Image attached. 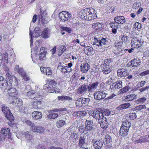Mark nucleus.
Listing matches in <instances>:
<instances>
[{
	"label": "nucleus",
	"instance_id": "f257e3e1",
	"mask_svg": "<svg viewBox=\"0 0 149 149\" xmlns=\"http://www.w3.org/2000/svg\"><path fill=\"white\" fill-rule=\"evenodd\" d=\"M101 35L100 34H97L95 36L93 42V47L100 52H102L104 50L107 43L106 39L102 38Z\"/></svg>",
	"mask_w": 149,
	"mask_h": 149
},
{
	"label": "nucleus",
	"instance_id": "f03ea898",
	"mask_svg": "<svg viewBox=\"0 0 149 149\" xmlns=\"http://www.w3.org/2000/svg\"><path fill=\"white\" fill-rule=\"evenodd\" d=\"M82 13L84 18L86 20H91L97 17L95 10L92 8L84 9Z\"/></svg>",
	"mask_w": 149,
	"mask_h": 149
},
{
	"label": "nucleus",
	"instance_id": "7ed1b4c3",
	"mask_svg": "<svg viewBox=\"0 0 149 149\" xmlns=\"http://www.w3.org/2000/svg\"><path fill=\"white\" fill-rule=\"evenodd\" d=\"M24 122L31 127L30 128L32 132L40 134L44 132L45 129L43 127L41 126H36L34 123L28 120H25Z\"/></svg>",
	"mask_w": 149,
	"mask_h": 149
},
{
	"label": "nucleus",
	"instance_id": "20e7f679",
	"mask_svg": "<svg viewBox=\"0 0 149 149\" xmlns=\"http://www.w3.org/2000/svg\"><path fill=\"white\" fill-rule=\"evenodd\" d=\"M2 111L4 114L5 116L8 120L10 121H12L14 120V117L10 112L9 107H7L4 104L2 106Z\"/></svg>",
	"mask_w": 149,
	"mask_h": 149
},
{
	"label": "nucleus",
	"instance_id": "39448f33",
	"mask_svg": "<svg viewBox=\"0 0 149 149\" xmlns=\"http://www.w3.org/2000/svg\"><path fill=\"white\" fill-rule=\"evenodd\" d=\"M14 70L15 72L18 73L19 75H21L24 80L25 81L29 80L30 78L26 74V73L23 69L21 67H19V65H15Z\"/></svg>",
	"mask_w": 149,
	"mask_h": 149
},
{
	"label": "nucleus",
	"instance_id": "423d86ee",
	"mask_svg": "<svg viewBox=\"0 0 149 149\" xmlns=\"http://www.w3.org/2000/svg\"><path fill=\"white\" fill-rule=\"evenodd\" d=\"M58 16L60 19L61 21L63 22L69 20L72 17L71 13L66 11L60 12Z\"/></svg>",
	"mask_w": 149,
	"mask_h": 149
},
{
	"label": "nucleus",
	"instance_id": "0eeeda50",
	"mask_svg": "<svg viewBox=\"0 0 149 149\" xmlns=\"http://www.w3.org/2000/svg\"><path fill=\"white\" fill-rule=\"evenodd\" d=\"M90 100L88 98H79L77 101L76 104L79 107H84L88 105Z\"/></svg>",
	"mask_w": 149,
	"mask_h": 149
},
{
	"label": "nucleus",
	"instance_id": "6e6552de",
	"mask_svg": "<svg viewBox=\"0 0 149 149\" xmlns=\"http://www.w3.org/2000/svg\"><path fill=\"white\" fill-rule=\"evenodd\" d=\"M78 146L80 148H86L87 147L86 136L83 134L80 135L79 139Z\"/></svg>",
	"mask_w": 149,
	"mask_h": 149
},
{
	"label": "nucleus",
	"instance_id": "1a4fd4ad",
	"mask_svg": "<svg viewBox=\"0 0 149 149\" xmlns=\"http://www.w3.org/2000/svg\"><path fill=\"white\" fill-rule=\"evenodd\" d=\"M90 115L96 120H98L99 123L101 122V119L104 117L103 116L102 113L98 111H91L90 112Z\"/></svg>",
	"mask_w": 149,
	"mask_h": 149
},
{
	"label": "nucleus",
	"instance_id": "9d476101",
	"mask_svg": "<svg viewBox=\"0 0 149 149\" xmlns=\"http://www.w3.org/2000/svg\"><path fill=\"white\" fill-rule=\"evenodd\" d=\"M130 127L129 123L127 121L124 122L122 124V136H123L124 137L127 136L128 134L127 132Z\"/></svg>",
	"mask_w": 149,
	"mask_h": 149
},
{
	"label": "nucleus",
	"instance_id": "9b49d317",
	"mask_svg": "<svg viewBox=\"0 0 149 149\" xmlns=\"http://www.w3.org/2000/svg\"><path fill=\"white\" fill-rule=\"evenodd\" d=\"M32 51H31V57L32 58V61L35 63H37L40 61L44 59L40 54H39L38 55L36 54V52L32 53Z\"/></svg>",
	"mask_w": 149,
	"mask_h": 149
},
{
	"label": "nucleus",
	"instance_id": "f8f14e48",
	"mask_svg": "<svg viewBox=\"0 0 149 149\" xmlns=\"http://www.w3.org/2000/svg\"><path fill=\"white\" fill-rule=\"evenodd\" d=\"M107 94L102 91H98L95 92L94 95L95 99L98 100L104 99L106 97Z\"/></svg>",
	"mask_w": 149,
	"mask_h": 149
},
{
	"label": "nucleus",
	"instance_id": "ddd939ff",
	"mask_svg": "<svg viewBox=\"0 0 149 149\" xmlns=\"http://www.w3.org/2000/svg\"><path fill=\"white\" fill-rule=\"evenodd\" d=\"M57 68L62 73H64L65 74V73H68V72H70L72 71L71 68H70V67H68L67 66L64 65H62L61 63H60Z\"/></svg>",
	"mask_w": 149,
	"mask_h": 149
},
{
	"label": "nucleus",
	"instance_id": "4468645a",
	"mask_svg": "<svg viewBox=\"0 0 149 149\" xmlns=\"http://www.w3.org/2000/svg\"><path fill=\"white\" fill-rule=\"evenodd\" d=\"M23 136L25 137L28 142H30L33 137L31 131H26L22 133Z\"/></svg>",
	"mask_w": 149,
	"mask_h": 149
},
{
	"label": "nucleus",
	"instance_id": "2eb2a0df",
	"mask_svg": "<svg viewBox=\"0 0 149 149\" xmlns=\"http://www.w3.org/2000/svg\"><path fill=\"white\" fill-rule=\"evenodd\" d=\"M54 82V80H51L47 83L45 84L43 86L44 89L46 91L49 93H52V84Z\"/></svg>",
	"mask_w": 149,
	"mask_h": 149
},
{
	"label": "nucleus",
	"instance_id": "dca6fc26",
	"mask_svg": "<svg viewBox=\"0 0 149 149\" xmlns=\"http://www.w3.org/2000/svg\"><path fill=\"white\" fill-rule=\"evenodd\" d=\"M8 92L9 96L15 98L17 97V92L15 88L12 87L8 88Z\"/></svg>",
	"mask_w": 149,
	"mask_h": 149
},
{
	"label": "nucleus",
	"instance_id": "f3484780",
	"mask_svg": "<svg viewBox=\"0 0 149 149\" xmlns=\"http://www.w3.org/2000/svg\"><path fill=\"white\" fill-rule=\"evenodd\" d=\"M90 65L87 63L82 64L80 66V70L82 73H86L90 69Z\"/></svg>",
	"mask_w": 149,
	"mask_h": 149
},
{
	"label": "nucleus",
	"instance_id": "a211bd4d",
	"mask_svg": "<svg viewBox=\"0 0 149 149\" xmlns=\"http://www.w3.org/2000/svg\"><path fill=\"white\" fill-rule=\"evenodd\" d=\"M137 97V95L135 94L129 95L125 97H123L122 98V100L123 101H129L133 100L134 99H136Z\"/></svg>",
	"mask_w": 149,
	"mask_h": 149
},
{
	"label": "nucleus",
	"instance_id": "6ab92c4d",
	"mask_svg": "<svg viewBox=\"0 0 149 149\" xmlns=\"http://www.w3.org/2000/svg\"><path fill=\"white\" fill-rule=\"evenodd\" d=\"M40 68L41 72L47 75H50L52 74V71L50 68L41 67Z\"/></svg>",
	"mask_w": 149,
	"mask_h": 149
},
{
	"label": "nucleus",
	"instance_id": "aec40b11",
	"mask_svg": "<svg viewBox=\"0 0 149 149\" xmlns=\"http://www.w3.org/2000/svg\"><path fill=\"white\" fill-rule=\"evenodd\" d=\"M88 86L84 84L80 86L77 90V92L81 94H82L87 91Z\"/></svg>",
	"mask_w": 149,
	"mask_h": 149
},
{
	"label": "nucleus",
	"instance_id": "412c9836",
	"mask_svg": "<svg viewBox=\"0 0 149 149\" xmlns=\"http://www.w3.org/2000/svg\"><path fill=\"white\" fill-rule=\"evenodd\" d=\"M10 102L14 105L18 107H21L23 104L22 100L19 98H16L14 99H13V101L12 102Z\"/></svg>",
	"mask_w": 149,
	"mask_h": 149
},
{
	"label": "nucleus",
	"instance_id": "4be33fe9",
	"mask_svg": "<svg viewBox=\"0 0 149 149\" xmlns=\"http://www.w3.org/2000/svg\"><path fill=\"white\" fill-rule=\"evenodd\" d=\"M101 127L103 129H105L107 128L108 125V123L107 121V119L105 117H103L101 120V122L100 123Z\"/></svg>",
	"mask_w": 149,
	"mask_h": 149
},
{
	"label": "nucleus",
	"instance_id": "5701e85b",
	"mask_svg": "<svg viewBox=\"0 0 149 149\" xmlns=\"http://www.w3.org/2000/svg\"><path fill=\"white\" fill-rule=\"evenodd\" d=\"M32 116L33 119L38 120L42 118V114L38 111H34L32 113Z\"/></svg>",
	"mask_w": 149,
	"mask_h": 149
},
{
	"label": "nucleus",
	"instance_id": "b1692460",
	"mask_svg": "<svg viewBox=\"0 0 149 149\" xmlns=\"http://www.w3.org/2000/svg\"><path fill=\"white\" fill-rule=\"evenodd\" d=\"M99 84V82L97 81L93 83L90 86H88V91L90 92H93L95 89H96Z\"/></svg>",
	"mask_w": 149,
	"mask_h": 149
},
{
	"label": "nucleus",
	"instance_id": "393cba45",
	"mask_svg": "<svg viewBox=\"0 0 149 149\" xmlns=\"http://www.w3.org/2000/svg\"><path fill=\"white\" fill-rule=\"evenodd\" d=\"M36 92H35L34 90H31L27 92L26 94V96L29 98H34V100H35L36 98H38L37 97H36L35 96L36 94Z\"/></svg>",
	"mask_w": 149,
	"mask_h": 149
},
{
	"label": "nucleus",
	"instance_id": "a878e982",
	"mask_svg": "<svg viewBox=\"0 0 149 149\" xmlns=\"http://www.w3.org/2000/svg\"><path fill=\"white\" fill-rule=\"evenodd\" d=\"M0 86L2 88H9L12 87V84L10 82H8L5 80L3 82L0 83Z\"/></svg>",
	"mask_w": 149,
	"mask_h": 149
},
{
	"label": "nucleus",
	"instance_id": "bb28decb",
	"mask_svg": "<svg viewBox=\"0 0 149 149\" xmlns=\"http://www.w3.org/2000/svg\"><path fill=\"white\" fill-rule=\"evenodd\" d=\"M103 143L101 140H96L93 143V146L96 149H100L102 148Z\"/></svg>",
	"mask_w": 149,
	"mask_h": 149
},
{
	"label": "nucleus",
	"instance_id": "cd10ccee",
	"mask_svg": "<svg viewBox=\"0 0 149 149\" xmlns=\"http://www.w3.org/2000/svg\"><path fill=\"white\" fill-rule=\"evenodd\" d=\"M35 100L31 102V106L33 108L37 109L38 108V106L41 104V102L40 99H37V98H36Z\"/></svg>",
	"mask_w": 149,
	"mask_h": 149
},
{
	"label": "nucleus",
	"instance_id": "c85d7f7f",
	"mask_svg": "<svg viewBox=\"0 0 149 149\" xmlns=\"http://www.w3.org/2000/svg\"><path fill=\"white\" fill-rule=\"evenodd\" d=\"M109 25L110 27L112 28V33L114 34L116 33L117 29L118 28V26H119L120 25H119L118 23H116V22L110 23L109 24Z\"/></svg>",
	"mask_w": 149,
	"mask_h": 149
},
{
	"label": "nucleus",
	"instance_id": "c756f323",
	"mask_svg": "<svg viewBox=\"0 0 149 149\" xmlns=\"http://www.w3.org/2000/svg\"><path fill=\"white\" fill-rule=\"evenodd\" d=\"M1 133L3 134L4 136H7L8 138H9L10 137V130L9 128H3L1 130Z\"/></svg>",
	"mask_w": 149,
	"mask_h": 149
},
{
	"label": "nucleus",
	"instance_id": "7c9ffc66",
	"mask_svg": "<svg viewBox=\"0 0 149 149\" xmlns=\"http://www.w3.org/2000/svg\"><path fill=\"white\" fill-rule=\"evenodd\" d=\"M58 86V85L56 83L55 81L53 83L52 90V93H58L59 92L60 89Z\"/></svg>",
	"mask_w": 149,
	"mask_h": 149
},
{
	"label": "nucleus",
	"instance_id": "2f4dec72",
	"mask_svg": "<svg viewBox=\"0 0 149 149\" xmlns=\"http://www.w3.org/2000/svg\"><path fill=\"white\" fill-rule=\"evenodd\" d=\"M93 28L96 31H100L101 30L102 25L99 22H97L93 23L92 25Z\"/></svg>",
	"mask_w": 149,
	"mask_h": 149
},
{
	"label": "nucleus",
	"instance_id": "473e14b6",
	"mask_svg": "<svg viewBox=\"0 0 149 149\" xmlns=\"http://www.w3.org/2000/svg\"><path fill=\"white\" fill-rule=\"evenodd\" d=\"M112 139L111 136L108 134L106 135L105 137L104 142L107 144L109 145L112 143Z\"/></svg>",
	"mask_w": 149,
	"mask_h": 149
},
{
	"label": "nucleus",
	"instance_id": "72a5a7b5",
	"mask_svg": "<svg viewBox=\"0 0 149 149\" xmlns=\"http://www.w3.org/2000/svg\"><path fill=\"white\" fill-rule=\"evenodd\" d=\"M102 71L105 74H108L111 72V70L109 66L103 65Z\"/></svg>",
	"mask_w": 149,
	"mask_h": 149
},
{
	"label": "nucleus",
	"instance_id": "f704fd0d",
	"mask_svg": "<svg viewBox=\"0 0 149 149\" xmlns=\"http://www.w3.org/2000/svg\"><path fill=\"white\" fill-rule=\"evenodd\" d=\"M50 31L49 29H45L42 35L44 38H47L49 37Z\"/></svg>",
	"mask_w": 149,
	"mask_h": 149
},
{
	"label": "nucleus",
	"instance_id": "c9c22d12",
	"mask_svg": "<svg viewBox=\"0 0 149 149\" xmlns=\"http://www.w3.org/2000/svg\"><path fill=\"white\" fill-rule=\"evenodd\" d=\"M131 45L132 47L134 48H138L140 47V42L137 40L134 41L132 40Z\"/></svg>",
	"mask_w": 149,
	"mask_h": 149
},
{
	"label": "nucleus",
	"instance_id": "e433bc0d",
	"mask_svg": "<svg viewBox=\"0 0 149 149\" xmlns=\"http://www.w3.org/2000/svg\"><path fill=\"white\" fill-rule=\"evenodd\" d=\"M66 49V48L65 46L61 45L59 47V52L58 54V56H60Z\"/></svg>",
	"mask_w": 149,
	"mask_h": 149
},
{
	"label": "nucleus",
	"instance_id": "4c0bfd02",
	"mask_svg": "<svg viewBox=\"0 0 149 149\" xmlns=\"http://www.w3.org/2000/svg\"><path fill=\"white\" fill-rule=\"evenodd\" d=\"M115 45L116 47L117 48V49L115 50V53L118 54H120L121 51V43L120 42L115 43Z\"/></svg>",
	"mask_w": 149,
	"mask_h": 149
},
{
	"label": "nucleus",
	"instance_id": "58836bf2",
	"mask_svg": "<svg viewBox=\"0 0 149 149\" xmlns=\"http://www.w3.org/2000/svg\"><path fill=\"white\" fill-rule=\"evenodd\" d=\"M47 52L46 48L44 47H42L40 49L39 54H40L41 56L44 58L45 57L46 54Z\"/></svg>",
	"mask_w": 149,
	"mask_h": 149
},
{
	"label": "nucleus",
	"instance_id": "ea45409f",
	"mask_svg": "<svg viewBox=\"0 0 149 149\" xmlns=\"http://www.w3.org/2000/svg\"><path fill=\"white\" fill-rule=\"evenodd\" d=\"M65 124V121L63 120H60L56 123V125L58 128L63 127Z\"/></svg>",
	"mask_w": 149,
	"mask_h": 149
},
{
	"label": "nucleus",
	"instance_id": "a19ab883",
	"mask_svg": "<svg viewBox=\"0 0 149 149\" xmlns=\"http://www.w3.org/2000/svg\"><path fill=\"white\" fill-rule=\"evenodd\" d=\"M41 31L38 29L35 28L33 33V36L36 38L39 37Z\"/></svg>",
	"mask_w": 149,
	"mask_h": 149
},
{
	"label": "nucleus",
	"instance_id": "79ce46f5",
	"mask_svg": "<svg viewBox=\"0 0 149 149\" xmlns=\"http://www.w3.org/2000/svg\"><path fill=\"white\" fill-rule=\"evenodd\" d=\"M3 60V63L2 64H6L7 63L8 61V54L6 52H5L3 53V56H2Z\"/></svg>",
	"mask_w": 149,
	"mask_h": 149
},
{
	"label": "nucleus",
	"instance_id": "37998d69",
	"mask_svg": "<svg viewBox=\"0 0 149 149\" xmlns=\"http://www.w3.org/2000/svg\"><path fill=\"white\" fill-rule=\"evenodd\" d=\"M123 37H122V44L123 45L124 44L125 45H127L129 43V41L127 40V37L126 36L123 35Z\"/></svg>",
	"mask_w": 149,
	"mask_h": 149
},
{
	"label": "nucleus",
	"instance_id": "c03bdc74",
	"mask_svg": "<svg viewBox=\"0 0 149 149\" xmlns=\"http://www.w3.org/2000/svg\"><path fill=\"white\" fill-rule=\"evenodd\" d=\"M147 98L145 97H143L139 98L136 100V103L137 104H139L140 103L143 104L146 100Z\"/></svg>",
	"mask_w": 149,
	"mask_h": 149
},
{
	"label": "nucleus",
	"instance_id": "a18cd8bd",
	"mask_svg": "<svg viewBox=\"0 0 149 149\" xmlns=\"http://www.w3.org/2000/svg\"><path fill=\"white\" fill-rule=\"evenodd\" d=\"M113 61V59L111 58L106 59L104 60L103 65L109 66L111 65V63Z\"/></svg>",
	"mask_w": 149,
	"mask_h": 149
},
{
	"label": "nucleus",
	"instance_id": "49530a36",
	"mask_svg": "<svg viewBox=\"0 0 149 149\" xmlns=\"http://www.w3.org/2000/svg\"><path fill=\"white\" fill-rule=\"evenodd\" d=\"M43 18H42V17H40V19L41 20L43 24H47L48 23L49 20V18L47 17V16H44L42 17Z\"/></svg>",
	"mask_w": 149,
	"mask_h": 149
},
{
	"label": "nucleus",
	"instance_id": "de8ad7c7",
	"mask_svg": "<svg viewBox=\"0 0 149 149\" xmlns=\"http://www.w3.org/2000/svg\"><path fill=\"white\" fill-rule=\"evenodd\" d=\"M58 115V114L56 113H52L48 115L47 117L51 119H54L57 117Z\"/></svg>",
	"mask_w": 149,
	"mask_h": 149
},
{
	"label": "nucleus",
	"instance_id": "09e8293b",
	"mask_svg": "<svg viewBox=\"0 0 149 149\" xmlns=\"http://www.w3.org/2000/svg\"><path fill=\"white\" fill-rule=\"evenodd\" d=\"M79 130L81 133H84L85 134H87V132L85 129V127L83 126H81L79 127Z\"/></svg>",
	"mask_w": 149,
	"mask_h": 149
},
{
	"label": "nucleus",
	"instance_id": "8fccbe9b",
	"mask_svg": "<svg viewBox=\"0 0 149 149\" xmlns=\"http://www.w3.org/2000/svg\"><path fill=\"white\" fill-rule=\"evenodd\" d=\"M149 138V136L146 135L143 137H141L140 139L141 141V143H143L144 142H148L149 140H148V138Z\"/></svg>",
	"mask_w": 149,
	"mask_h": 149
},
{
	"label": "nucleus",
	"instance_id": "3c124183",
	"mask_svg": "<svg viewBox=\"0 0 149 149\" xmlns=\"http://www.w3.org/2000/svg\"><path fill=\"white\" fill-rule=\"evenodd\" d=\"M85 129L87 132V134L90 131H94V129L92 126H85Z\"/></svg>",
	"mask_w": 149,
	"mask_h": 149
},
{
	"label": "nucleus",
	"instance_id": "603ef678",
	"mask_svg": "<svg viewBox=\"0 0 149 149\" xmlns=\"http://www.w3.org/2000/svg\"><path fill=\"white\" fill-rule=\"evenodd\" d=\"M70 137L77 139L78 135L77 132H76V131H75L71 133V134H70Z\"/></svg>",
	"mask_w": 149,
	"mask_h": 149
},
{
	"label": "nucleus",
	"instance_id": "864d4df0",
	"mask_svg": "<svg viewBox=\"0 0 149 149\" xmlns=\"http://www.w3.org/2000/svg\"><path fill=\"white\" fill-rule=\"evenodd\" d=\"M132 62L134 63L133 64L132 67H137L138 65H139L140 62L139 60H137L136 59H134L132 60Z\"/></svg>",
	"mask_w": 149,
	"mask_h": 149
},
{
	"label": "nucleus",
	"instance_id": "5fc2aeb1",
	"mask_svg": "<svg viewBox=\"0 0 149 149\" xmlns=\"http://www.w3.org/2000/svg\"><path fill=\"white\" fill-rule=\"evenodd\" d=\"M86 49L88 51L87 53L88 54H91L93 53V49L92 47L87 46L86 47Z\"/></svg>",
	"mask_w": 149,
	"mask_h": 149
},
{
	"label": "nucleus",
	"instance_id": "6e6d98bb",
	"mask_svg": "<svg viewBox=\"0 0 149 149\" xmlns=\"http://www.w3.org/2000/svg\"><path fill=\"white\" fill-rule=\"evenodd\" d=\"M131 106V104L129 103H126L124 104H122V108L126 109L128 108Z\"/></svg>",
	"mask_w": 149,
	"mask_h": 149
},
{
	"label": "nucleus",
	"instance_id": "4d7b16f0",
	"mask_svg": "<svg viewBox=\"0 0 149 149\" xmlns=\"http://www.w3.org/2000/svg\"><path fill=\"white\" fill-rule=\"evenodd\" d=\"M114 21L116 23L118 24L121 23V18L120 16H117L115 17L114 19Z\"/></svg>",
	"mask_w": 149,
	"mask_h": 149
},
{
	"label": "nucleus",
	"instance_id": "13d9d810",
	"mask_svg": "<svg viewBox=\"0 0 149 149\" xmlns=\"http://www.w3.org/2000/svg\"><path fill=\"white\" fill-rule=\"evenodd\" d=\"M128 74V71L122 69V77H125Z\"/></svg>",
	"mask_w": 149,
	"mask_h": 149
},
{
	"label": "nucleus",
	"instance_id": "bf43d9fd",
	"mask_svg": "<svg viewBox=\"0 0 149 149\" xmlns=\"http://www.w3.org/2000/svg\"><path fill=\"white\" fill-rule=\"evenodd\" d=\"M105 79H107L106 83L107 85H109L111 84L113 80V79L110 77H108Z\"/></svg>",
	"mask_w": 149,
	"mask_h": 149
},
{
	"label": "nucleus",
	"instance_id": "052dcab7",
	"mask_svg": "<svg viewBox=\"0 0 149 149\" xmlns=\"http://www.w3.org/2000/svg\"><path fill=\"white\" fill-rule=\"evenodd\" d=\"M135 109L136 110H140L142 109H146V107L144 105H140L136 107Z\"/></svg>",
	"mask_w": 149,
	"mask_h": 149
},
{
	"label": "nucleus",
	"instance_id": "680f3d73",
	"mask_svg": "<svg viewBox=\"0 0 149 149\" xmlns=\"http://www.w3.org/2000/svg\"><path fill=\"white\" fill-rule=\"evenodd\" d=\"M93 121L92 120H86L85 126H92L93 125Z\"/></svg>",
	"mask_w": 149,
	"mask_h": 149
},
{
	"label": "nucleus",
	"instance_id": "e2e57ef3",
	"mask_svg": "<svg viewBox=\"0 0 149 149\" xmlns=\"http://www.w3.org/2000/svg\"><path fill=\"white\" fill-rule=\"evenodd\" d=\"M77 139H74L70 137L69 139V140L70 143L73 145H74L76 143Z\"/></svg>",
	"mask_w": 149,
	"mask_h": 149
},
{
	"label": "nucleus",
	"instance_id": "0e129e2a",
	"mask_svg": "<svg viewBox=\"0 0 149 149\" xmlns=\"http://www.w3.org/2000/svg\"><path fill=\"white\" fill-rule=\"evenodd\" d=\"M130 88L129 86H126L123 88H122V92L123 93H124L127 92L129 89Z\"/></svg>",
	"mask_w": 149,
	"mask_h": 149
},
{
	"label": "nucleus",
	"instance_id": "69168bd1",
	"mask_svg": "<svg viewBox=\"0 0 149 149\" xmlns=\"http://www.w3.org/2000/svg\"><path fill=\"white\" fill-rule=\"evenodd\" d=\"M6 79H7V80H9L10 81V82H11L12 81V76L8 72H7L6 74Z\"/></svg>",
	"mask_w": 149,
	"mask_h": 149
},
{
	"label": "nucleus",
	"instance_id": "338daca9",
	"mask_svg": "<svg viewBox=\"0 0 149 149\" xmlns=\"http://www.w3.org/2000/svg\"><path fill=\"white\" fill-rule=\"evenodd\" d=\"M113 84H115L114 85V88H116L119 89L121 87V83L119 82L118 83H115Z\"/></svg>",
	"mask_w": 149,
	"mask_h": 149
},
{
	"label": "nucleus",
	"instance_id": "774afa93",
	"mask_svg": "<svg viewBox=\"0 0 149 149\" xmlns=\"http://www.w3.org/2000/svg\"><path fill=\"white\" fill-rule=\"evenodd\" d=\"M80 111H76L73 113L72 115L73 116L80 117Z\"/></svg>",
	"mask_w": 149,
	"mask_h": 149
}]
</instances>
